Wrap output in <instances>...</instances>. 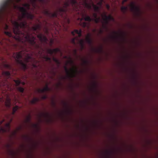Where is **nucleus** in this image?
Here are the masks:
<instances>
[{
  "label": "nucleus",
  "mask_w": 158,
  "mask_h": 158,
  "mask_svg": "<svg viewBox=\"0 0 158 158\" xmlns=\"http://www.w3.org/2000/svg\"><path fill=\"white\" fill-rule=\"evenodd\" d=\"M19 8L22 13V15L18 17V19L21 22L19 23L17 21H14L12 22L14 26L13 32L17 36L16 40L23 43L27 42L34 49H38L40 47L39 44L36 42L35 37L30 33V28L26 21H23L25 18L32 20L34 15L28 12L24 7L19 6Z\"/></svg>",
  "instance_id": "1"
},
{
  "label": "nucleus",
  "mask_w": 158,
  "mask_h": 158,
  "mask_svg": "<svg viewBox=\"0 0 158 158\" xmlns=\"http://www.w3.org/2000/svg\"><path fill=\"white\" fill-rule=\"evenodd\" d=\"M71 9L72 11H76L78 14L82 17L81 19V21L83 19L89 22L94 21L96 23H98L101 21V18L98 17L95 19H92L87 15L84 9L81 10L80 4H79L77 0H69L65 2L63 7H58L56 11L54 13H51L46 10L44 11V14L51 18H57L58 15L61 17H66V13L69 9Z\"/></svg>",
  "instance_id": "2"
},
{
  "label": "nucleus",
  "mask_w": 158,
  "mask_h": 158,
  "mask_svg": "<svg viewBox=\"0 0 158 158\" xmlns=\"http://www.w3.org/2000/svg\"><path fill=\"white\" fill-rule=\"evenodd\" d=\"M13 56L15 59L17 63L19 64L22 69L25 71L27 69V66L26 63H30L32 64L33 66L35 67H37V65L35 63L38 62L36 59L33 57V54H27L25 58H24V63L22 60V53L21 52H19L14 53L13 54Z\"/></svg>",
  "instance_id": "3"
},
{
  "label": "nucleus",
  "mask_w": 158,
  "mask_h": 158,
  "mask_svg": "<svg viewBox=\"0 0 158 158\" xmlns=\"http://www.w3.org/2000/svg\"><path fill=\"white\" fill-rule=\"evenodd\" d=\"M64 69L67 75L69 77H75L76 74L77 72V69L76 68L71 69L70 71L68 69L66 66H65Z\"/></svg>",
  "instance_id": "4"
},
{
  "label": "nucleus",
  "mask_w": 158,
  "mask_h": 158,
  "mask_svg": "<svg viewBox=\"0 0 158 158\" xmlns=\"http://www.w3.org/2000/svg\"><path fill=\"white\" fill-rule=\"evenodd\" d=\"M82 30L80 29L79 30H74L73 31H72L71 32L72 34L74 36L75 35V34H77L78 35V37H76L73 39L72 40V43L74 44V45H75L76 44V43L75 42V40L76 39L78 40V37H80L82 36Z\"/></svg>",
  "instance_id": "5"
},
{
  "label": "nucleus",
  "mask_w": 158,
  "mask_h": 158,
  "mask_svg": "<svg viewBox=\"0 0 158 158\" xmlns=\"http://www.w3.org/2000/svg\"><path fill=\"white\" fill-rule=\"evenodd\" d=\"M10 129V125L9 123H7L6 124L5 127H0V132L5 133L9 131Z\"/></svg>",
  "instance_id": "6"
},
{
  "label": "nucleus",
  "mask_w": 158,
  "mask_h": 158,
  "mask_svg": "<svg viewBox=\"0 0 158 158\" xmlns=\"http://www.w3.org/2000/svg\"><path fill=\"white\" fill-rule=\"evenodd\" d=\"M37 37L42 42L47 43L48 40L47 38L44 35L41 33H40L37 35Z\"/></svg>",
  "instance_id": "7"
},
{
  "label": "nucleus",
  "mask_w": 158,
  "mask_h": 158,
  "mask_svg": "<svg viewBox=\"0 0 158 158\" xmlns=\"http://www.w3.org/2000/svg\"><path fill=\"white\" fill-rule=\"evenodd\" d=\"M131 10L132 11L136 13H139L140 11V9L139 7L136 6L135 4L132 3L131 5Z\"/></svg>",
  "instance_id": "8"
},
{
  "label": "nucleus",
  "mask_w": 158,
  "mask_h": 158,
  "mask_svg": "<svg viewBox=\"0 0 158 158\" xmlns=\"http://www.w3.org/2000/svg\"><path fill=\"white\" fill-rule=\"evenodd\" d=\"M47 52L48 53L51 55H52L53 53L56 54L58 52H60V48H57L53 49H48L47 50Z\"/></svg>",
  "instance_id": "9"
},
{
  "label": "nucleus",
  "mask_w": 158,
  "mask_h": 158,
  "mask_svg": "<svg viewBox=\"0 0 158 158\" xmlns=\"http://www.w3.org/2000/svg\"><path fill=\"white\" fill-rule=\"evenodd\" d=\"M83 1L82 4L85 7L89 9H91L92 6V4H90L88 3L86 0H82Z\"/></svg>",
  "instance_id": "10"
},
{
  "label": "nucleus",
  "mask_w": 158,
  "mask_h": 158,
  "mask_svg": "<svg viewBox=\"0 0 158 158\" xmlns=\"http://www.w3.org/2000/svg\"><path fill=\"white\" fill-rule=\"evenodd\" d=\"M50 90V89L48 85H46L45 87L43 89H37L38 92L40 93H44L45 91H48Z\"/></svg>",
  "instance_id": "11"
},
{
  "label": "nucleus",
  "mask_w": 158,
  "mask_h": 158,
  "mask_svg": "<svg viewBox=\"0 0 158 158\" xmlns=\"http://www.w3.org/2000/svg\"><path fill=\"white\" fill-rule=\"evenodd\" d=\"M101 15L102 17H104L106 19L109 21H114V18L111 15H109L108 16H107L106 13L105 12L103 14H101Z\"/></svg>",
  "instance_id": "12"
},
{
  "label": "nucleus",
  "mask_w": 158,
  "mask_h": 158,
  "mask_svg": "<svg viewBox=\"0 0 158 158\" xmlns=\"http://www.w3.org/2000/svg\"><path fill=\"white\" fill-rule=\"evenodd\" d=\"M85 40L86 42L90 45L92 44L93 40L91 37V35L90 34H88L85 38Z\"/></svg>",
  "instance_id": "13"
},
{
  "label": "nucleus",
  "mask_w": 158,
  "mask_h": 158,
  "mask_svg": "<svg viewBox=\"0 0 158 158\" xmlns=\"http://www.w3.org/2000/svg\"><path fill=\"white\" fill-rule=\"evenodd\" d=\"M102 19L103 21H102V23L103 24V27L105 28L106 27V25L109 23V21L104 17H102Z\"/></svg>",
  "instance_id": "14"
},
{
  "label": "nucleus",
  "mask_w": 158,
  "mask_h": 158,
  "mask_svg": "<svg viewBox=\"0 0 158 158\" xmlns=\"http://www.w3.org/2000/svg\"><path fill=\"white\" fill-rule=\"evenodd\" d=\"M41 28V27L40 24H37L34 25L32 27V29L34 31H37V32L39 33L37 30L40 31Z\"/></svg>",
  "instance_id": "15"
},
{
  "label": "nucleus",
  "mask_w": 158,
  "mask_h": 158,
  "mask_svg": "<svg viewBox=\"0 0 158 158\" xmlns=\"http://www.w3.org/2000/svg\"><path fill=\"white\" fill-rule=\"evenodd\" d=\"M5 104L6 107L10 108L11 106V99L8 97L6 98L5 102Z\"/></svg>",
  "instance_id": "16"
},
{
  "label": "nucleus",
  "mask_w": 158,
  "mask_h": 158,
  "mask_svg": "<svg viewBox=\"0 0 158 158\" xmlns=\"http://www.w3.org/2000/svg\"><path fill=\"white\" fill-rule=\"evenodd\" d=\"M80 24L81 26L83 27H86L88 28L89 27V23H87L85 22H81L80 23Z\"/></svg>",
  "instance_id": "17"
},
{
  "label": "nucleus",
  "mask_w": 158,
  "mask_h": 158,
  "mask_svg": "<svg viewBox=\"0 0 158 158\" xmlns=\"http://www.w3.org/2000/svg\"><path fill=\"white\" fill-rule=\"evenodd\" d=\"M92 6L94 8V11L96 12H99L100 7L95 5L94 4L93 2H92Z\"/></svg>",
  "instance_id": "18"
},
{
  "label": "nucleus",
  "mask_w": 158,
  "mask_h": 158,
  "mask_svg": "<svg viewBox=\"0 0 158 158\" xmlns=\"http://www.w3.org/2000/svg\"><path fill=\"white\" fill-rule=\"evenodd\" d=\"M79 44L81 50L84 48V42L83 40H81L79 41Z\"/></svg>",
  "instance_id": "19"
},
{
  "label": "nucleus",
  "mask_w": 158,
  "mask_h": 158,
  "mask_svg": "<svg viewBox=\"0 0 158 158\" xmlns=\"http://www.w3.org/2000/svg\"><path fill=\"white\" fill-rule=\"evenodd\" d=\"M128 9V8L126 6H122L121 7V10L122 12L124 14L125 13Z\"/></svg>",
  "instance_id": "20"
},
{
  "label": "nucleus",
  "mask_w": 158,
  "mask_h": 158,
  "mask_svg": "<svg viewBox=\"0 0 158 158\" xmlns=\"http://www.w3.org/2000/svg\"><path fill=\"white\" fill-rule=\"evenodd\" d=\"M37 1H38L39 2H44V0H31V2L32 5L34 6L35 5L36 2Z\"/></svg>",
  "instance_id": "21"
},
{
  "label": "nucleus",
  "mask_w": 158,
  "mask_h": 158,
  "mask_svg": "<svg viewBox=\"0 0 158 158\" xmlns=\"http://www.w3.org/2000/svg\"><path fill=\"white\" fill-rule=\"evenodd\" d=\"M94 51L96 53H101L102 51V48H101L98 49H93Z\"/></svg>",
  "instance_id": "22"
},
{
  "label": "nucleus",
  "mask_w": 158,
  "mask_h": 158,
  "mask_svg": "<svg viewBox=\"0 0 158 158\" xmlns=\"http://www.w3.org/2000/svg\"><path fill=\"white\" fill-rule=\"evenodd\" d=\"M4 66L5 68L9 70H12V66L8 64H5Z\"/></svg>",
  "instance_id": "23"
},
{
  "label": "nucleus",
  "mask_w": 158,
  "mask_h": 158,
  "mask_svg": "<svg viewBox=\"0 0 158 158\" xmlns=\"http://www.w3.org/2000/svg\"><path fill=\"white\" fill-rule=\"evenodd\" d=\"M39 101V99L37 98H34L31 101V103L32 104L36 103Z\"/></svg>",
  "instance_id": "24"
},
{
  "label": "nucleus",
  "mask_w": 158,
  "mask_h": 158,
  "mask_svg": "<svg viewBox=\"0 0 158 158\" xmlns=\"http://www.w3.org/2000/svg\"><path fill=\"white\" fill-rule=\"evenodd\" d=\"M18 109L19 107L18 106H16L14 107L13 108L12 114H14Z\"/></svg>",
  "instance_id": "25"
},
{
  "label": "nucleus",
  "mask_w": 158,
  "mask_h": 158,
  "mask_svg": "<svg viewBox=\"0 0 158 158\" xmlns=\"http://www.w3.org/2000/svg\"><path fill=\"white\" fill-rule=\"evenodd\" d=\"M53 60L58 65H60V62L56 58H55L54 57H53L52 58Z\"/></svg>",
  "instance_id": "26"
},
{
  "label": "nucleus",
  "mask_w": 158,
  "mask_h": 158,
  "mask_svg": "<svg viewBox=\"0 0 158 158\" xmlns=\"http://www.w3.org/2000/svg\"><path fill=\"white\" fill-rule=\"evenodd\" d=\"M17 89L21 93H23V92L24 89L23 88L20 87H17Z\"/></svg>",
  "instance_id": "27"
},
{
  "label": "nucleus",
  "mask_w": 158,
  "mask_h": 158,
  "mask_svg": "<svg viewBox=\"0 0 158 158\" xmlns=\"http://www.w3.org/2000/svg\"><path fill=\"white\" fill-rule=\"evenodd\" d=\"M43 58L46 60V61H51V58L47 56H43Z\"/></svg>",
  "instance_id": "28"
},
{
  "label": "nucleus",
  "mask_w": 158,
  "mask_h": 158,
  "mask_svg": "<svg viewBox=\"0 0 158 158\" xmlns=\"http://www.w3.org/2000/svg\"><path fill=\"white\" fill-rule=\"evenodd\" d=\"M5 34L9 37H11L12 36V33L10 32L6 31L5 32Z\"/></svg>",
  "instance_id": "29"
},
{
  "label": "nucleus",
  "mask_w": 158,
  "mask_h": 158,
  "mask_svg": "<svg viewBox=\"0 0 158 158\" xmlns=\"http://www.w3.org/2000/svg\"><path fill=\"white\" fill-rule=\"evenodd\" d=\"M17 86H19L21 83V81L19 80H15L14 81Z\"/></svg>",
  "instance_id": "30"
},
{
  "label": "nucleus",
  "mask_w": 158,
  "mask_h": 158,
  "mask_svg": "<svg viewBox=\"0 0 158 158\" xmlns=\"http://www.w3.org/2000/svg\"><path fill=\"white\" fill-rule=\"evenodd\" d=\"M23 6L29 10L30 8V5L28 3H25L23 5Z\"/></svg>",
  "instance_id": "31"
},
{
  "label": "nucleus",
  "mask_w": 158,
  "mask_h": 158,
  "mask_svg": "<svg viewBox=\"0 0 158 158\" xmlns=\"http://www.w3.org/2000/svg\"><path fill=\"white\" fill-rule=\"evenodd\" d=\"M100 0V1L97 4L98 5H99L100 7H101L102 5L103 2H104V0Z\"/></svg>",
  "instance_id": "32"
},
{
  "label": "nucleus",
  "mask_w": 158,
  "mask_h": 158,
  "mask_svg": "<svg viewBox=\"0 0 158 158\" xmlns=\"http://www.w3.org/2000/svg\"><path fill=\"white\" fill-rule=\"evenodd\" d=\"M93 16L94 18L93 19H95L98 18L97 14L96 13H94L93 14Z\"/></svg>",
  "instance_id": "33"
},
{
  "label": "nucleus",
  "mask_w": 158,
  "mask_h": 158,
  "mask_svg": "<svg viewBox=\"0 0 158 158\" xmlns=\"http://www.w3.org/2000/svg\"><path fill=\"white\" fill-rule=\"evenodd\" d=\"M106 153L108 155H110L111 154V152L109 151H107Z\"/></svg>",
  "instance_id": "34"
},
{
  "label": "nucleus",
  "mask_w": 158,
  "mask_h": 158,
  "mask_svg": "<svg viewBox=\"0 0 158 158\" xmlns=\"http://www.w3.org/2000/svg\"><path fill=\"white\" fill-rule=\"evenodd\" d=\"M31 118L30 116H29L27 117V122H29L30 121Z\"/></svg>",
  "instance_id": "35"
},
{
  "label": "nucleus",
  "mask_w": 158,
  "mask_h": 158,
  "mask_svg": "<svg viewBox=\"0 0 158 158\" xmlns=\"http://www.w3.org/2000/svg\"><path fill=\"white\" fill-rule=\"evenodd\" d=\"M106 8L108 10H109L110 9V6H109V5L108 4H106Z\"/></svg>",
  "instance_id": "36"
},
{
  "label": "nucleus",
  "mask_w": 158,
  "mask_h": 158,
  "mask_svg": "<svg viewBox=\"0 0 158 158\" xmlns=\"http://www.w3.org/2000/svg\"><path fill=\"white\" fill-rule=\"evenodd\" d=\"M47 98V96L46 95H44L42 97V98L44 99H45Z\"/></svg>",
  "instance_id": "37"
},
{
  "label": "nucleus",
  "mask_w": 158,
  "mask_h": 158,
  "mask_svg": "<svg viewBox=\"0 0 158 158\" xmlns=\"http://www.w3.org/2000/svg\"><path fill=\"white\" fill-rule=\"evenodd\" d=\"M45 32L47 34L48 33V29L47 27L45 28Z\"/></svg>",
  "instance_id": "38"
},
{
  "label": "nucleus",
  "mask_w": 158,
  "mask_h": 158,
  "mask_svg": "<svg viewBox=\"0 0 158 158\" xmlns=\"http://www.w3.org/2000/svg\"><path fill=\"white\" fill-rule=\"evenodd\" d=\"M38 54L40 55V56H41L42 53L40 51H38Z\"/></svg>",
  "instance_id": "39"
},
{
  "label": "nucleus",
  "mask_w": 158,
  "mask_h": 158,
  "mask_svg": "<svg viewBox=\"0 0 158 158\" xmlns=\"http://www.w3.org/2000/svg\"><path fill=\"white\" fill-rule=\"evenodd\" d=\"M128 0H123V1L122 2L123 4L124 3L126 2H127Z\"/></svg>",
  "instance_id": "40"
},
{
  "label": "nucleus",
  "mask_w": 158,
  "mask_h": 158,
  "mask_svg": "<svg viewBox=\"0 0 158 158\" xmlns=\"http://www.w3.org/2000/svg\"><path fill=\"white\" fill-rule=\"evenodd\" d=\"M84 63L86 64L87 63V61L86 60H85L84 61Z\"/></svg>",
  "instance_id": "41"
},
{
  "label": "nucleus",
  "mask_w": 158,
  "mask_h": 158,
  "mask_svg": "<svg viewBox=\"0 0 158 158\" xmlns=\"http://www.w3.org/2000/svg\"><path fill=\"white\" fill-rule=\"evenodd\" d=\"M70 62L72 64H73V61L72 60H70Z\"/></svg>",
  "instance_id": "42"
},
{
  "label": "nucleus",
  "mask_w": 158,
  "mask_h": 158,
  "mask_svg": "<svg viewBox=\"0 0 158 158\" xmlns=\"http://www.w3.org/2000/svg\"><path fill=\"white\" fill-rule=\"evenodd\" d=\"M74 51V52H75V54L76 53V52H77V50H76V49H75Z\"/></svg>",
  "instance_id": "43"
},
{
  "label": "nucleus",
  "mask_w": 158,
  "mask_h": 158,
  "mask_svg": "<svg viewBox=\"0 0 158 158\" xmlns=\"http://www.w3.org/2000/svg\"><path fill=\"white\" fill-rule=\"evenodd\" d=\"M100 32L101 33H102V30H100Z\"/></svg>",
  "instance_id": "44"
},
{
  "label": "nucleus",
  "mask_w": 158,
  "mask_h": 158,
  "mask_svg": "<svg viewBox=\"0 0 158 158\" xmlns=\"http://www.w3.org/2000/svg\"><path fill=\"white\" fill-rule=\"evenodd\" d=\"M0 44H1V45H2V43L1 42H0Z\"/></svg>",
  "instance_id": "45"
},
{
  "label": "nucleus",
  "mask_w": 158,
  "mask_h": 158,
  "mask_svg": "<svg viewBox=\"0 0 158 158\" xmlns=\"http://www.w3.org/2000/svg\"><path fill=\"white\" fill-rule=\"evenodd\" d=\"M23 84L24 85L25 84V83L24 82H23Z\"/></svg>",
  "instance_id": "46"
},
{
  "label": "nucleus",
  "mask_w": 158,
  "mask_h": 158,
  "mask_svg": "<svg viewBox=\"0 0 158 158\" xmlns=\"http://www.w3.org/2000/svg\"><path fill=\"white\" fill-rule=\"evenodd\" d=\"M6 27H7V28H8V26L7 25H6Z\"/></svg>",
  "instance_id": "47"
},
{
  "label": "nucleus",
  "mask_w": 158,
  "mask_h": 158,
  "mask_svg": "<svg viewBox=\"0 0 158 158\" xmlns=\"http://www.w3.org/2000/svg\"><path fill=\"white\" fill-rule=\"evenodd\" d=\"M68 22H69V20H68Z\"/></svg>",
  "instance_id": "48"
},
{
  "label": "nucleus",
  "mask_w": 158,
  "mask_h": 158,
  "mask_svg": "<svg viewBox=\"0 0 158 158\" xmlns=\"http://www.w3.org/2000/svg\"><path fill=\"white\" fill-rule=\"evenodd\" d=\"M113 38H115V37H114Z\"/></svg>",
  "instance_id": "49"
}]
</instances>
